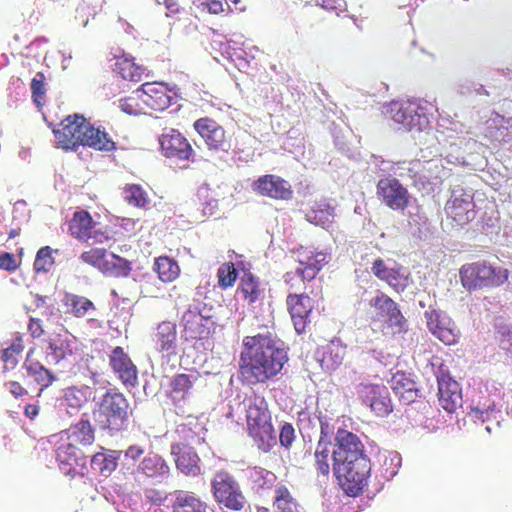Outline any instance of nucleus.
I'll return each mask as SVG.
<instances>
[{"instance_id":"20","label":"nucleus","mask_w":512,"mask_h":512,"mask_svg":"<svg viewBox=\"0 0 512 512\" xmlns=\"http://www.w3.org/2000/svg\"><path fill=\"white\" fill-rule=\"evenodd\" d=\"M108 358L109 366L120 382L126 387H134L138 382V369L124 348L114 347Z\"/></svg>"},{"instance_id":"37","label":"nucleus","mask_w":512,"mask_h":512,"mask_svg":"<svg viewBox=\"0 0 512 512\" xmlns=\"http://www.w3.org/2000/svg\"><path fill=\"white\" fill-rule=\"evenodd\" d=\"M114 72H116L123 80L140 82L143 78L145 68L136 64L133 57L122 55L116 57Z\"/></svg>"},{"instance_id":"26","label":"nucleus","mask_w":512,"mask_h":512,"mask_svg":"<svg viewBox=\"0 0 512 512\" xmlns=\"http://www.w3.org/2000/svg\"><path fill=\"white\" fill-rule=\"evenodd\" d=\"M139 95L143 97L147 110L163 111L171 104L167 86L159 82L142 84Z\"/></svg>"},{"instance_id":"23","label":"nucleus","mask_w":512,"mask_h":512,"mask_svg":"<svg viewBox=\"0 0 512 512\" xmlns=\"http://www.w3.org/2000/svg\"><path fill=\"white\" fill-rule=\"evenodd\" d=\"M288 312L297 333H304L310 324L313 300L303 293H290L286 298Z\"/></svg>"},{"instance_id":"33","label":"nucleus","mask_w":512,"mask_h":512,"mask_svg":"<svg viewBox=\"0 0 512 512\" xmlns=\"http://www.w3.org/2000/svg\"><path fill=\"white\" fill-rule=\"evenodd\" d=\"M44 353L46 363L56 365L71 356L73 350L67 337L56 335L46 341Z\"/></svg>"},{"instance_id":"49","label":"nucleus","mask_w":512,"mask_h":512,"mask_svg":"<svg viewBox=\"0 0 512 512\" xmlns=\"http://www.w3.org/2000/svg\"><path fill=\"white\" fill-rule=\"evenodd\" d=\"M46 77L43 72H38L33 77L30 89L32 94V100L38 108H41L45 104L46 100Z\"/></svg>"},{"instance_id":"40","label":"nucleus","mask_w":512,"mask_h":512,"mask_svg":"<svg viewBox=\"0 0 512 512\" xmlns=\"http://www.w3.org/2000/svg\"><path fill=\"white\" fill-rule=\"evenodd\" d=\"M63 303L68 308V312L77 318L85 317L90 311L96 310L94 303L90 299L73 293H66Z\"/></svg>"},{"instance_id":"56","label":"nucleus","mask_w":512,"mask_h":512,"mask_svg":"<svg viewBox=\"0 0 512 512\" xmlns=\"http://www.w3.org/2000/svg\"><path fill=\"white\" fill-rule=\"evenodd\" d=\"M196 197V205H198V208L201 209L203 214H213L214 210L217 208V201L210 197L209 189L200 188Z\"/></svg>"},{"instance_id":"9","label":"nucleus","mask_w":512,"mask_h":512,"mask_svg":"<svg viewBox=\"0 0 512 512\" xmlns=\"http://www.w3.org/2000/svg\"><path fill=\"white\" fill-rule=\"evenodd\" d=\"M80 259L109 277H127L132 270L130 261L113 253L108 255L104 248L84 251Z\"/></svg>"},{"instance_id":"13","label":"nucleus","mask_w":512,"mask_h":512,"mask_svg":"<svg viewBox=\"0 0 512 512\" xmlns=\"http://www.w3.org/2000/svg\"><path fill=\"white\" fill-rule=\"evenodd\" d=\"M58 437L56 444V461L59 469L72 478L83 475L86 466V456L77 444H72L66 438Z\"/></svg>"},{"instance_id":"36","label":"nucleus","mask_w":512,"mask_h":512,"mask_svg":"<svg viewBox=\"0 0 512 512\" xmlns=\"http://www.w3.org/2000/svg\"><path fill=\"white\" fill-rule=\"evenodd\" d=\"M100 452L95 453L91 458V467L101 475L110 476L118 466L120 451L106 450L101 447Z\"/></svg>"},{"instance_id":"29","label":"nucleus","mask_w":512,"mask_h":512,"mask_svg":"<svg viewBox=\"0 0 512 512\" xmlns=\"http://www.w3.org/2000/svg\"><path fill=\"white\" fill-rule=\"evenodd\" d=\"M58 436L66 438L72 444L87 447L95 441V429L88 419H80L71 425L69 429L60 432Z\"/></svg>"},{"instance_id":"62","label":"nucleus","mask_w":512,"mask_h":512,"mask_svg":"<svg viewBox=\"0 0 512 512\" xmlns=\"http://www.w3.org/2000/svg\"><path fill=\"white\" fill-rule=\"evenodd\" d=\"M5 387L15 398L28 395V390L18 381H8L5 383Z\"/></svg>"},{"instance_id":"46","label":"nucleus","mask_w":512,"mask_h":512,"mask_svg":"<svg viewBox=\"0 0 512 512\" xmlns=\"http://www.w3.org/2000/svg\"><path fill=\"white\" fill-rule=\"evenodd\" d=\"M125 201L134 207L145 208L149 204L147 193L138 184H127L123 188Z\"/></svg>"},{"instance_id":"42","label":"nucleus","mask_w":512,"mask_h":512,"mask_svg":"<svg viewBox=\"0 0 512 512\" xmlns=\"http://www.w3.org/2000/svg\"><path fill=\"white\" fill-rule=\"evenodd\" d=\"M195 378L185 373H179L172 377L169 387V396L173 401L184 400L193 388Z\"/></svg>"},{"instance_id":"59","label":"nucleus","mask_w":512,"mask_h":512,"mask_svg":"<svg viewBox=\"0 0 512 512\" xmlns=\"http://www.w3.org/2000/svg\"><path fill=\"white\" fill-rule=\"evenodd\" d=\"M18 260L13 253L0 252V269L8 272H15L20 267Z\"/></svg>"},{"instance_id":"60","label":"nucleus","mask_w":512,"mask_h":512,"mask_svg":"<svg viewBox=\"0 0 512 512\" xmlns=\"http://www.w3.org/2000/svg\"><path fill=\"white\" fill-rule=\"evenodd\" d=\"M144 494L146 499L155 505L162 504L167 498L166 492L157 488H148L145 490Z\"/></svg>"},{"instance_id":"3","label":"nucleus","mask_w":512,"mask_h":512,"mask_svg":"<svg viewBox=\"0 0 512 512\" xmlns=\"http://www.w3.org/2000/svg\"><path fill=\"white\" fill-rule=\"evenodd\" d=\"M59 147L64 150L76 151L80 146L97 151L111 152L116 149L112 137L99 127H94L83 115H68L54 130Z\"/></svg>"},{"instance_id":"2","label":"nucleus","mask_w":512,"mask_h":512,"mask_svg":"<svg viewBox=\"0 0 512 512\" xmlns=\"http://www.w3.org/2000/svg\"><path fill=\"white\" fill-rule=\"evenodd\" d=\"M240 355V375L250 385L264 384L281 373L288 361L287 351L269 335L246 337Z\"/></svg>"},{"instance_id":"57","label":"nucleus","mask_w":512,"mask_h":512,"mask_svg":"<svg viewBox=\"0 0 512 512\" xmlns=\"http://www.w3.org/2000/svg\"><path fill=\"white\" fill-rule=\"evenodd\" d=\"M423 168L420 172V175L417 177L415 184H422L425 185L426 183H432L433 180L438 178L437 170L438 166L434 165L432 161H423Z\"/></svg>"},{"instance_id":"7","label":"nucleus","mask_w":512,"mask_h":512,"mask_svg":"<svg viewBox=\"0 0 512 512\" xmlns=\"http://www.w3.org/2000/svg\"><path fill=\"white\" fill-rule=\"evenodd\" d=\"M130 412V403L125 395L108 390L99 402L97 421L100 428L112 433L119 432L127 425Z\"/></svg>"},{"instance_id":"14","label":"nucleus","mask_w":512,"mask_h":512,"mask_svg":"<svg viewBox=\"0 0 512 512\" xmlns=\"http://www.w3.org/2000/svg\"><path fill=\"white\" fill-rule=\"evenodd\" d=\"M378 199L388 208L404 211L410 205L411 195L408 189L395 177L381 178L376 185Z\"/></svg>"},{"instance_id":"45","label":"nucleus","mask_w":512,"mask_h":512,"mask_svg":"<svg viewBox=\"0 0 512 512\" xmlns=\"http://www.w3.org/2000/svg\"><path fill=\"white\" fill-rule=\"evenodd\" d=\"M342 360L341 349L337 345L331 344L322 348L320 364L324 370L334 371L341 365Z\"/></svg>"},{"instance_id":"10","label":"nucleus","mask_w":512,"mask_h":512,"mask_svg":"<svg viewBox=\"0 0 512 512\" xmlns=\"http://www.w3.org/2000/svg\"><path fill=\"white\" fill-rule=\"evenodd\" d=\"M212 491L216 501L233 511L241 510L245 497L236 480L226 471H219L212 480Z\"/></svg>"},{"instance_id":"35","label":"nucleus","mask_w":512,"mask_h":512,"mask_svg":"<svg viewBox=\"0 0 512 512\" xmlns=\"http://www.w3.org/2000/svg\"><path fill=\"white\" fill-rule=\"evenodd\" d=\"M335 209L325 199L315 201L311 209L306 214L309 222L328 229L334 222Z\"/></svg>"},{"instance_id":"58","label":"nucleus","mask_w":512,"mask_h":512,"mask_svg":"<svg viewBox=\"0 0 512 512\" xmlns=\"http://www.w3.org/2000/svg\"><path fill=\"white\" fill-rule=\"evenodd\" d=\"M296 438L295 429L291 423H284L280 428L279 441L285 448H290Z\"/></svg>"},{"instance_id":"27","label":"nucleus","mask_w":512,"mask_h":512,"mask_svg":"<svg viewBox=\"0 0 512 512\" xmlns=\"http://www.w3.org/2000/svg\"><path fill=\"white\" fill-rule=\"evenodd\" d=\"M439 405L448 413H454L462 403L461 389L457 381L450 377L438 380Z\"/></svg>"},{"instance_id":"31","label":"nucleus","mask_w":512,"mask_h":512,"mask_svg":"<svg viewBox=\"0 0 512 512\" xmlns=\"http://www.w3.org/2000/svg\"><path fill=\"white\" fill-rule=\"evenodd\" d=\"M90 396V387L86 385L70 386L63 391L62 404L65 406L68 414L75 415L87 405Z\"/></svg>"},{"instance_id":"64","label":"nucleus","mask_w":512,"mask_h":512,"mask_svg":"<svg viewBox=\"0 0 512 512\" xmlns=\"http://www.w3.org/2000/svg\"><path fill=\"white\" fill-rule=\"evenodd\" d=\"M485 136L488 137L491 141H501L504 138V131L497 126L487 124Z\"/></svg>"},{"instance_id":"25","label":"nucleus","mask_w":512,"mask_h":512,"mask_svg":"<svg viewBox=\"0 0 512 512\" xmlns=\"http://www.w3.org/2000/svg\"><path fill=\"white\" fill-rule=\"evenodd\" d=\"M37 348L31 347L26 355L23 367L26 370L28 376L32 377L34 382L40 386L38 396L42 392L51 386L55 381L56 377L47 369L36 357Z\"/></svg>"},{"instance_id":"52","label":"nucleus","mask_w":512,"mask_h":512,"mask_svg":"<svg viewBox=\"0 0 512 512\" xmlns=\"http://www.w3.org/2000/svg\"><path fill=\"white\" fill-rule=\"evenodd\" d=\"M250 479L257 489H269L276 482V475L263 468L255 467L250 471Z\"/></svg>"},{"instance_id":"5","label":"nucleus","mask_w":512,"mask_h":512,"mask_svg":"<svg viewBox=\"0 0 512 512\" xmlns=\"http://www.w3.org/2000/svg\"><path fill=\"white\" fill-rule=\"evenodd\" d=\"M462 287L468 292L497 288L509 277L508 269L496 266L487 260H478L463 264L459 269Z\"/></svg>"},{"instance_id":"50","label":"nucleus","mask_w":512,"mask_h":512,"mask_svg":"<svg viewBox=\"0 0 512 512\" xmlns=\"http://www.w3.org/2000/svg\"><path fill=\"white\" fill-rule=\"evenodd\" d=\"M193 3L196 9L204 14L219 15L231 11L230 5L223 0H194Z\"/></svg>"},{"instance_id":"32","label":"nucleus","mask_w":512,"mask_h":512,"mask_svg":"<svg viewBox=\"0 0 512 512\" xmlns=\"http://www.w3.org/2000/svg\"><path fill=\"white\" fill-rule=\"evenodd\" d=\"M298 503L293 496L291 489L285 483H278L275 486L273 497V511L269 508L260 507L257 512H298Z\"/></svg>"},{"instance_id":"21","label":"nucleus","mask_w":512,"mask_h":512,"mask_svg":"<svg viewBox=\"0 0 512 512\" xmlns=\"http://www.w3.org/2000/svg\"><path fill=\"white\" fill-rule=\"evenodd\" d=\"M237 297L249 308L261 305L266 296V288L259 277L250 271H244L236 289Z\"/></svg>"},{"instance_id":"17","label":"nucleus","mask_w":512,"mask_h":512,"mask_svg":"<svg viewBox=\"0 0 512 512\" xmlns=\"http://www.w3.org/2000/svg\"><path fill=\"white\" fill-rule=\"evenodd\" d=\"M448 219L457 226H463L475 218V202L472 194L463 189L454 190L445 204Z\"/></svg>"},{"instance_id":"38","label":"nucleus","mask_w":512,"mask_h":512,"mask_svg":"<svg viewBox=\"0 0 512 512\" xmlns=\"http://www.w3.org/2000/svg\"><path fill=\"white\" fill-rule=\"evenodd\" d=\"M207 505L196 494L176 491L172 512H206Z\"/></svg>"},{"instance_id":"4","label":"nucleus","mask_w":512,"mask_h":512,"mask_svg":"<svg viewBox=\"0 0 512 512\" xmlns=\"http://www.w3.org/2000/svg\"><path fill=\"white\" fill-rule=\"evenodd\" d=\"M247 433L261 450L268 451L276 444L275 430L268 402L264 396L253 393L244 401Z\"/></svg>"},{"instance_id":"18","label":"nucleus","mask_w":512,"mask_h":512,"mask_svg":"<svg viewBox=\"0 0 512 512\" xmlns=\"http://www.w3.org/2000/svg\"><path fill=\"white\" fill-rule=\"evenodd\" d=\"M299 267L295 273L303 282L313 280L328 263L329 255L309 247L300 246L293 251Z\"/></svg>"},{"instance_id":"55","label":"nucleus","mask_w":512,"mask_h":512,"mask_svg":"<svg viewBox=\"0 0 512 512\" xmlns=\"http://www.w3.org/2000/svg\"><path fill=\"white\" fill-rule=\"evenodd\" d=\"M54 264L52 251L49 246L40 248L36 254L34 261V269L36 272H47Z\"/></svg>"},{"instance_id":"12","label":"nucleus","mask_w":512,"mask_h":512,"mask_svg":"<svg viewBox=\"0 0 512 512\" xmlns=\"http://www.w3.org/2000/svg\"><path fill=\"white\" fill-rule=\"evenodd\" d=\"M182 337L185 341H204L210 338L216 328L211 316H204L197 308L187 309L180 320Z\"/></svg>"},{"instance_id":"48","label":"nucleus","mask_w":512,"mask_h":512,"mask_svg":"<svg viewBox=\"0 0 512 512\" xmlns=\"http://www.w3.org/2000/svg\"><path fill=\"white\" fill-rule=\"evenodd\" d=\"M102 8V0H82L76 8V18L87 25L89 18H94Z\"/></svg>"},{"instance_id":"24","label":"nucleus","mask_w":512,"mask_h":512,"mask_svg":"<svg viewBox=\"0 0 512 512\" xmlns=\"http://www.w3.org/2000/svg\"><path fill=\"white\" fill-rule=\"evenodd\" d=\"M252 188L258 195L275 200H290L293 197L289 182L274 174L260 176L253 182Z\"/></svg>"},{"instance_id":"51","label":"nucleus","mask_w":512,"mask_h":512,"mask_svg":"<svg viewBox=\"0 0 512 512\" xmlns=\"http://www.w3.org/2000/svg\"><path fill=\"white\" fill-rule=\"evenodd\" d=\"M314 458L317 471L324 476H328L330 473V450L327 443L318 442Z\"/></svg>"},{"instance_id":"22","label":"nucleus","mask_w":512,"mask_h":512,"mask_svg":"<svg viewBox=\"0 0 512 512\" xmlns=\"http://www.w3.org/2000/svg\"><path fill=\"white\" fill-rule=\"evenodd\" d=\"M371 272L397 293L403 292L408 287V274H406L405 268L397 262L389 266L382 258H377L372 263Z\"/></svg>"},{"instance_id":"47","label":"nucleus","mask_w":512,"mask_h":512,"mask_svg":"<svg viewBox=\"0 0 512 512\" xmlns=\"http://www.w3.org/2000/svg\"><path fill=\"white\" fill-rule=\"evenodd\" d=\"M24 350L23 337L17 335L12 343L2 351L1 359L4 362L5 369H13L18 363L17 357Z\"/></svg>"},{"instance_id":"30","label":"nucleus","mask_w":512,"mask_h":512,"mask_svg":"<svg viewBox=\"0 0 512 512\" xmlns=\"http://www.w3.org/2000/svg\"><path fill=\"white\" fill-rule=\"evenodd\" d=\"M137 471L147 478L161 482L169 477L170 468L160 455L148 453L138 465Z\"/></svg>"},{"instance_id":"8","label":"nucleus","mask_w":512,"mask_h":512,"mask_svg":"<svg viewBox=\"0 0 512 512\" xmlns=\"http://www.w3.org/2000/svg\"><path fill=\"white\" fill-rule=\"evenodd\" d=\"M385 115L406 131H423L429 125L426 108L419 101H392Z\"/></svg>"},{"instance_id":"6","label":"nucleus","mask_w":512,"mask_h":512,"mask_svg":"<svg viewBox=\"0 0 512 512\" xmlns=\"http://www.w3.org/2000/svg\"><path fill=\"white\" fill-rule=\"evenodd\" d=\"M371 308L370 326L374 331L383 334H395L406 331L407 320L401 312L400 306L390 296L381 291L369 301Z\"/></svg>"},{"instance_id":"61","label":"nucleus","mask_w":512,"mask_h":512,"mask_svg":"<svg viewBox=\"0 0 512 512\" xmlns=\"http://www.w3.org/2000/svg\"><path fill=\"white\" fill-rule=\"evenodd\" d=\"M111 239L107 231L96 228V226L89 233V241L93 244H103Z\"/></svg>"},{"instance_id":"39","label":"nucleus","mask_w":512,"mask_h":512,"mask_svg":"<svg viewBox=\"0 0 512 512\" xmlns=\"http://www.w3.org/2000/svg\"><path fill=\"white\" fill-rule=\"evenodd\" d=\"M391 388L406 403L413 402L417 396L415 382L403 372H397L392 376Z\"/></svg>"},{"instance_id":"54","label":"nucleus","mask_w":512,"mask_h":512,"mask_svg":"<svg viewBox=\"0 0 512 512\" xmlns=\"http://www.w3.org/2000/svg\"><path fill=\"white\" fill-rule=\"evenodd\" d=\"M397 169L403 171L400 173L401 177H409L414 184L416 183L417 177L420 175L421 169L423 168L422 160L413 159L411 161H400L396 163Z\"/></svg>"},{"instance_id":"53","label":"nucleus","mask_w":512,"mask_h":512,"mask_svg":"<svg viewBox=\"0 0 512 512\" xmlns=\"http://www.w3.org/2000/svg\"><path fill=\"white\" fill-rule=\"evenodd\" d=\"M238 271L232 262L222 264L217 271L218 285L222 289L232 287L237 279Z\"/></svg>"},{"instance_id":"1","label":"nucleus","mask_w":512,"mask_h":512,"mask_svg":"<svg viewBox=\"0 0 512 512\" xmlns=\"http://www.w3.org/2000/svg\"><path fill=\"white\" fill-rule=\"evenodd\" d=\"M332 468L340 489L349 497H358L369 486L371 460L358 435L339 428L334 438Z\"/></svg>"},{"instance_id":"43","label":"nucleus","mask_w":512,"mask_h":512,"mask_svg":"<svg viewBox=\"0 0 512 512\" xmlns=\"http://www.w3.org/2000/svg\"><path fill=\"white\" fill-rule=\"evenodd\" d=\"M198 461L197 454L191 450H181L175 459L177 469L185 475H197L200 472Z\"/></svg>"},{"instance_id":"15","label":"nucleus","mask_w":512,"mask_h":512,"mask_svg":"<svg viewBox=\"0 0 512 512\" xmlns=\"http://www.w3.org/2000/svg\"><path fill=\"white\" fill-rule=\"evenodd\" d=\"M357 393L362 403L377 417H387L393 411L388 388L383 384L360 383Z\"/></svg>"},{"instance_id":"11","label":"nucleus","mask_w":512,"mask_h":512,"mask_svg":"<svg viewBox=\"0 0 512 512\" xmlns=\"http://www.w3.org/2000/svg\"><path fill=\"white\" fill-rule=\"evenodd\" d=\"M193 128L202 138L208 150L228 153L232 149V138L222 125L210 117L194 121Z\"/></svg>"},{"instance_id":"44","label":"nucleus","mask_w":512,"mask_h":512,"mask_svg":"<svg viewBox=\"0 0 512 512\" xmlns=\"http://www.w3.org/2000/svg\"><path fill=\"white\" fill-rule=\"evenodd\" d=\"M119 108L121 111L131 116L147 114V108L144 103V99L141 95H139V88L130 96L120 99Z\"/></svg>"},{"instance_id":"19","label":"nucleus","mask_w":512,"mask_h":512,"mask_svg":"<svg viewBox=\"0 0 512 512\" xmlns=\"http://www.w3.org/2000/svg\"><path fill=\"white\" fill-rule=\"evenodd\" d=\"M163 155L182 161H189L194 156V149L188 139L177 129L166 128L159 138Z\"/></svg>"},{"instance_id":"63","label":"nucleus","mask_w":512,"mask_h":512,"mask_svg":"<svg viewBox=\"0 0 512 512\" xmlns=\"http://www.w3.org/2000/svg\"><path fill=\"white\" fill-rule=\"evenodd\" d=\"M28 331L33 338H39L44 334V329L40 319L30 318Z\"/></svg>"},{"instance_id":"41","label":"nucleus","mask_w":512,"mask_h":512,"mask_svg":"<svg viewBox=\"0 0 512 512\" xmlns=\"http://www.w3.org/2000/svg\"><path fill=\"white\" fill-rule=\"evenodd\" d=\"M154 270L158 274V278L164 283L173 282L180 274V267L177 261L168 256L155 258Z\"/></svg>"},{"instance_id":"16","label":"nucleus","mask_w":512,"mask_h":512,"mask_svg":"<svg viewBox=\"0 0 512 512\" xmlns=\"http://www.w3.org/2000/svg\"><path fill=\"white\" fill-rule=\"evenodd\" d=\"M424 316L429 332L439 341L448 346L458 342L460 331L446 313L431 309L425 311Z\"/></svg>"},{"instance_id":"34","label":"nucleus","mask_w":512,"mask_h":512,"mask_svg":"<svg viewBox=\"0 0 512 512\" xmlns=\"http://www.w3.org/2000/svg\"><path fill=\"white\" fill-rule=\"evenodd\" d=\"M96 226L90 213L86 210L74 212L70 222L69 231L71 236L81 242H89V233Z\"/></svg>"},{"instance_id":"28","label":"nucleus","mask_w":512,"mask_h":512,"mask_svg":"<svg viewBox=\"0 0 512 512\" xmlns=\"http://www.w3.org/2000/svg\"><path fill=\"white\" fill-rule=\"evenodd\" d=\"M156 349L166 356L177 355V329L176 324L171 321H162L157 327L153 336Z\"/></svg>"}]
</instances>
